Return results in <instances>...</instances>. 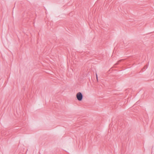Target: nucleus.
I'll return each mask as SVG.
<instances>
[{
    "label": "nucleus",
    "mask_w": 154,
    "mask_h": 154,
    "mask_svg": "<svg viewBox=\"0 0 154 154\" xmlns=\"http://www.w3.org/2000/svg\"><path fill=\"white\" fill-rule=\"evenodd\" d=\"M96 77L97 79V80H98V77H97V74H96Z\"/></svg>",
    "instance_id": "39448f33"
},
{
    "label": "nucleus",
    "mask_w": 154,
    "mask_h": 154,
    "mask_svg": "<svg viewBox=\"0 0 154 154\" xmlns=\"http://www.w3.org/2000/svg\"><path fill=\"white\" fill-rule=\"evenodd\" d=\"M123 60H120L118 61L115 64V65H116L119 64L122 61H123Z\"/></svg>",
    "instance_id": "7ed1b4c3"
},
{
    "label": "nucleus",
    "mask_w": 154,
    "mask_h": 154,
    "mask_svg": "<svg viewBox=\"0 0 154 154\" xmlns=\"http://www.w3.org/2000/svg\"><path fill=\"white\" fill-rule=\"evenodd\" d=\"M148 67V66L147 65H146V66H145L143 68V69H144V70H145V69H146Z\"/></svg>",
    "instance_id": "20e7f679"
},
{
    "label": "nucleus",
    "mask_w": 154,
    "mask_h": 154,
    "mask_svg": "<svg viewBox=\"0 0 154 154\" xmlns=\"http://www.w3.org/2000/svg\"><path fill=\"white\" fill-rule=\"evenodd\" d=\"M76 96L77 99L79 101H81L82 100L83 95L81 92H79L78 93L76 94Z\"/></svg>",
    "instance_id": "f257e3e1"
},
{
    "label": "nucleus",
    "mask_w": 154,
    "mask_h": 154,
    "mask_svg": "<svg viewBox=\"0 0 154 154\" xmlns=\"http://www.w3.org/2000/svg\"><path fill=\"white\" fill-rule=\"evenodd\" d=\"M141 103V101L140 100H139L136 102L133 106H134V105H137V106H140V105H142Z\"/></svg>",
    "instance_id": "f03ea898"
}]
</instances>
